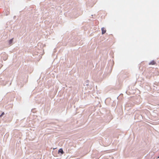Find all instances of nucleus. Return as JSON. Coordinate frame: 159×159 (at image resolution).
I'll list each match as a JSON object with an SVG mask.
<instances>
[{"mask_svg":"<svg viewBox=\"0 0 159 159\" xmlns=\"http://www.w3.org/2000/svg\"><path fill=\"white\" fill-rule=\"evenodd\" d=\"M12 41H13V39H11L9 41V43L10 44H11L12 42Z\"/></svg>","mask_w":159,"mask_h":159,"instance_id":"4","label":"nucleus"},{"mask_svg":"<svg viewBox=\"0 0 159 159\" xmlns=\"http://www.w3.org/2000/svg\"><path fill=\"white\" fill-rule=\"evenodd\" d=\"M4 114V112H2L1 115L0 116V117H1Z\"/></svg>","mask_w":159,"mask_h":159,"instance_id":"5","label":"nucleus"},{"mask_svg":"<svg viewBox=\"0 0 159 159\" xmlns=\"http://www.w3.org/2000/svg\"><path fill=\"white\" fill-rule=\"evenodd\" d=\"M102 31V34H104L106 31V30L104 27H102L101 29Z\"/></svg>","mask_w":159,"mask_h":159,"instance_id":"1","label":"nucleus"},{"mask_svg":"<svg viewBox=\"0 0 159 159\" xmlns=\"http://www.w3.org/2000/svg\"><path fill=\"white\" fill-rule=\"evenodd\" d=\"M58 152H61V154H63L64 153V152L63 151V150L62 148L58 150Z\"/></svg>","mask_w":159,"mask_h":159,"instance_id":"3","label":"nucleus"},{"mask_svg":"<svg viewBox=\"0 0 159 159\" xmlns=\"http://www.w3.org/2000/svg\"><path fill=\"white\" fill-rule=\"evenodd\" d=\"M156 63L154 61H152L150 63H149L150 65H153L155 64Z\"/></svg>","mask_w":159,"mask_h":159,"instance_id":"2","label":"nucleus"}]
</instances>
